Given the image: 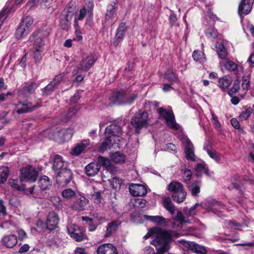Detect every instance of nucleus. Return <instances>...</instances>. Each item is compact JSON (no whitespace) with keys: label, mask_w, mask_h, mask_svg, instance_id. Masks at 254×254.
Here are the masks:
<instances>
[{"label":"nucleus","mask_w":254,"mask_h":254,"mask_svg":"<svg viewBox=\"0 0 254 254\" xmlns=\"http://www.w3.org/2000/svg\"><path fill=\"white\" fill-rule=\"evenodd\" d=\"M116 143V139H112L108 136H106L105 139L99 147V151L103 153L110 149L114 144Z\"/></svg>","instance_id":"obj_34"},{"label":"nucleus","mask_w":254,"mask_h":254,"mask_svg":"<svg viewBox=\"0 0 254 254\" xmlns=\"http://www.w3.org/2000/svg\"><path fill=\"white\" fill-rule=\"evenodd\" d=\"M210 157L214 160L217 162H220L221 161V157L219 153L217 152L211 151V152H209L208 154Z\"/></svg>","instance_id":"obj_62"},{"label":"nucleus","mask_w":254,"mask_h":254,"mask_svg":"<svg viewBox=\"0 0 254 254\" xmlns=\"http://www.w3.org/2000/svg\"><path fill=\"white\" fill-rule=\"evenodd\" d=\"M157 111L160 119L165 120L167 126L174 130L179 129V126L176 122L175 116L172 110L165 109L163 107L157 108Z\"/></svg>","instance_id":"obj_3"},{"label":"nucleus","mask_w":254,"mask_h":254,"mask_svg":"<svg viewBox=\"0 0 254 254\" xmlns=\"http://www.w3.org/2000/svg\"><path fill=\"white\" fill-rule=\"evenodd\" d=\"M110 157L111 160L116 163H124L126 159L124 154L119 151L111 153Z\"/></svg>","instance_id":"obj_30"},{"label":"nucleus","mask_w":254,"mask_h":254,"mask_svg":"<svg viewBox=\"0 0 254 254\" xmlns=\"http://www.w3.org/2000/svg\"><path fill=\"white\" fill-rule=\"evenodd\" d=\"M2 244L8 248L14 247L17 243V237L14 235H8L4 236L2 239Z\"/></svg>","instance_id":"obj_27"},{"label":"nucleus","mask_w":254,"mask_h":254,"mask_svg":"<svg viewBox=\"0 0 254 254\" xmlns=\"http://www.w3.org/2000/svg\"><path fill=\"white\" fill-rule=\"evenodd\" d=\"M89 139H83L80 142L76 144L71 150V154L74 156H78L83 152L90 145Z\"/></svg>","instance_id":"obj_20"},{"label":"nucleus","mask_w":254,"mask_h":254,"mask_svg":"<svg viewBox=\"0 0 254 254\" xmlns=\"http://www.w3.org/2000/svg\"><path fill=\"white\" fill-rule=\"evenodd\" d=\"M148 113L145 111H139L131 121V125L135 128V132L139 133L140 129L148 124Z\"/></svg>","instance_id":"obj_6"},{"label":"nucleus","mask_w":254,"mask_h":254,"mask_svg":"<svg viewBox=\"0 0 254 254\" xmlns=\"http://www.w3.org/2000/svg\"><path fill=\"white\" fill-rule=\"evenodd\" d=\"M231 124L232 126L236 129L239 130L240 132H243V130L241 127L239 121L235 118H233L231 120Z\"/></svg>","instance_id":"obj_63"},{"label":"nucleus","mask_w":254,"mask_h":254,"mask_svg":"<svg viewBox=\"0 0 254 254\" xmlns=\"http://www.w3.org/2000/svg\"><path fill=\"white\" fill-rule=\"evenodd\" d=\"M252 113V109L251 107L248 108L246 110L243 111L239 116V118L242 121L247 120Z\"/></svg>","instance_id":"obj_56"},{"label":"nucleus","mask_w":254,"mask_h":254,"mask_svg":"<svg viewBox=\"0 0 254 254\" xmlns=\"http://www.w3.org/2000/svg\"><path fill=\"white\" fill-rule=\"evenodd\" d=\"M117 10V7L116 6V3L115 2H114L108 5L107 9V13L105 15V19L106 20H109L113 18L116 13Z\"/></svg>","instance_id":"obj_37"},{"label":"nucleus","mask_w":254,"mask_h":254,"mask_svg":"<svg viewBox=\"0 0 254 254\" xmlns=\"http://www.w3.org/2000/svg\"><path fill=\"white\" fill-rule=\"evenodd\" d=\"M39 187L42 190H46L51 186V182L50 179L46 176H42L38 181Z\"/></svg>","instance_id":"obj_36"},{"label":"nucleus","mask_w":254,"mask_h":254,"mask_svg":"<svg viewBox=\"0 0 254 254\" xmlns=\"http://www.w3.org/2000/svg\"><path fill=\"white\" fill-rule=\"evenodd\" d=\"M130 193L133 196H143L147 193V187L139 184H130L129 185Z\"/></svg>","instance_id":"obj_13"},{"label":"nucleus","mask_w":254,"mask_h":254,"mask_svg":"<svg viewBox=\"0 0 254 254\" xmlns=\"http://www.w3.org/2000/svg\"><path fill=\"white\" fill-rule=\"evenodd\" d=\"M216 52L220 58L225 59L227 58V52L224 46L221 43L216 44Z\"/></svg>","instance_id":"obj_40"},{"label":"nucleus","mask_w":254,"mask_h":254,"mask_svg":"<svg viewBox=\"0 0 254 254\" xmlns=\"http://www.w3.org/2000/svg\"><path fill=\"white\" fill-rule=\"evenodd\" d=\"M211 115L212 116V122L213 124V126L215 128L218 130H221V126L218 120V118L217 116L212 112H211Z\"/></svg>","instance_id":"obj_57"},{"label":"nucleus","mask_w":254,"mask_h":254,"mask_svg":"<svg viewBox=\"0 0 254 254\" xmlns=\"http://www.w3.org/2000/svg\"><path fill=\"white\" fill-rule=\"evenodd\" d=\"M9 184L11 187L18 190H24V186H20L18 180L9 179Z\"/></svg>","instance_id":"obj_53"},{"label":"nucleus","mask_w":254,"mask_h":254,"mask_svg":"<svg viewBox=\"0 0 254 254\" xmlns=\"http://www.w3.org/2000/svg\"><path fill=\"white\" fill-rule=\"evenodd\" d=\"M99 164H101L103 167L107 168L108 169L111 168L113 170L115 169V167L111 165L110 160L102 156H99L98 159Z\"/></svg>","instance_id":"obj_44"},{"label":"nucleus","mask_w":254,"mask_h":254,"mask_svg":"<svg viewBox=\"0 0 254 254\" xmlns=\"http://www.w3.org/2000/svg\"><path fill=\"white\" fill-rule=\"evenodd\" d=\"M97 254H118L117 250L111 244H104L99 246L97 250Z\"/></svg>","instance_id":"obj_25"},{"label":"nucleus","mask_w":254,"mask_h":254,"mask_svg":"<svg viewBox=\"0 0 254 254\" xmlns=\"http://www.w3.org/2000/svg\"><path fill=\"white\" fill-rule=\"evenodd\" d=\"M126 30V24L124 22L121 23L117 30L116 34V38L118 42L123 39Z\"/></svg>","instance_id":"obj_38"},{"label":"nucleus","mask_w":254,"mask_h":254,"mask_svg":"<svg viewBox=\"0 0 254 254\" xmlns=\"http://www.w3.org/2000/svg\"><path fill=\"white\" fill-rule=\"evenodd\" d=\"M85 1L86 2L83 7L79 10V13L75 16V21L76 20H82L86 14L89 16L92 14L94 7L93 0H85Z\"/></svg>","instance_id":"obj_12"},{"label":"nucleus","mask_w":254,"mask_h":254,"mask_svg":"<svg viewBox=\"0 0 254 254\" xmlns=\"http://www.w3.org/2000/svg\"><path fill=\"white\" fill-rule=\"evenodd\" d=\"M126 92L125 90H120L114 92L110 97V101L114 104H126Z\"/></svg>","instance_id":"obj_23"},{"label":"nucleus","mask_w":254,"mask_h":254,"mask_svg":"<svg viewBox=\"0 0 254 254\" xmlns=\"http://www.w3.org/2000/svg\"><path fill=\"white\" fill-rule=\"evenodd\" d=\"M192 56L193 59L196 61L203 60V53L201 51L198 50L194 51Z\"/></svg>","instance_id":"obj_60"},{"label":"nucleus","mask_w":254,"mask_h":254,"mask_svg":"<svg viewBox=\"0 0 254 254\" xmlns=\"http://www.w3.org/2000/svg\"><path fill=\"white\" fill-rule=\"evenodd\" d=\"M21 106L20 108H17L16 112L19 114L31 112L36 109L39 106L38 104L33 105L32 103L27 100H19L18 103L16 105L17 107Z\"/></svg>","instance_id":"obj_11"},{"label":"nucleus","mask_w":254,"mask_h":254,"mask_svg":"<svg viewBox=\"0 0 254 254\" xmlns=\"http://www.w3.org/2000/svg\"><path fill=\"white\" fill-rule=\"evenodd\" d=\"M70 21L71 20L62 16L60 21L61 27L63 29L67 30L70 26Z\"/></svg>","instance_id":"obj_55"},{"label":"nucleus","mask_w":254,"mask_h":254,"mask_svg":"<svg viewBox=\"0 0 254 254\" xmlns=\"http://www.w3.org/2000/svg\"><path fill=\"white\" fill-rule=\"evenodd\" d=\"M53 161L52 169L55 171H61L68 166V163L63 160L59 155H55L52 158Z\"/></svg>","instance_id":"obj_19"},{"label":"nucleus","mask_w":254,"mask_h":254,"mask_svg":"<svg viewBox=\"0 0 254 254\" xmlns=\"http://www.w3.org/2000/svg\"><path fill=\"white\" fill-rule=\"evenodd\" d=\"M52 0H30L27 5L30 8L34 6L40 5L41 6H46L48 3H50Z\"/></svg>","instance_id":"obj_42"},{"label":"nucleus","mask_w":254,"mask_h":254,"mask_svg":"<svg viewBox=\"0 0 254 254\" xmlns=\"http://www.w3.org/2000/svg\"><path fill=\"white\" fill-rule=\"evenodd\" d=\"M96 58L93 55H90L83 59L79 63L77 68L74 70V74L81 73L83 71H87L94 64Z\"/></svg>","instance_id":"obj_8"},{"label":"nucleus","mask_w":254,"mask_h":254,"mask_svg":"<svg viewBox=\"0 0 254 254\" xmlns=\"http://www.w3.org/2000/svg\"><path fill=\"white\" fill-rule=\"evenodd\" d=\"M163 206L171 214H174L175 212V207L173 204L171 198L169 196L163 197Z\"/></svg>","instance_id":"obj_31"},{"label":"nucleus","mask_w":254,"mask_h":254,"mask_svg":"<svg viewBox=\"0 0 254 254\" xmlns=\"http://www.w3.org/2000/svg\"><path fill=\"white\" fill-rule=\"evenodd\" d=\"M74 13L73 9L69 5H66L62 16L64 17L68 20H71Z\"/></svg>","instance_id":"obj_48"},{"label":"nucleus","mask_w":254,"mask_h":254,"mask_svg":"<svg viewBox=\"0 0 254 254\" xmlns=\"http://www.w3.org/2000/svg\"><path fill=\"white\" fill-rule=\"evenodd\" d=\"M146 202V200L144 199L137 198L133 200L132 203L134 207L142 208L145 206Z\"/></svg>","instance_id":"obj_49"},{"label":"nucleus","mask_w":254,"mask_h":254,"mask_svg":"<svg viewBox=\"0 0 254 254\" xmlns=\"http://www.w3.org/2000/svg\"><path fill=\"white\" fill-rule=\"evenodd\" d=\"M164 77L171 83H180L178 75L174 72L172 69H168L166 71Z\"/></svg>","instance_id":"obj_35"},{"label":"nucleus","mask_w":254,"mask_h":254,"mask_svg":"<svg viewBox=\"0 0 254 254\" xmlns=\"http://www.w3.org/2000/svg\"><path fill=\"white\" fill-rule=\"evenodd\" d=\"M195 173L197 176L200 177L203 174L208 175V169L205 165L202 163H199L197 165L195 169Z\"/></svg>","instance_id":"obj_43"},{"label":"nucleus","mask_w":254,"mask_h":254,"mask_svg":"<svg viewBox=\"0 0 254 254\" xmlns=\"http://www.w3.org/2000/svg\"><path fill=\"white\" fill-rule=\"evenodd\" d=\"M205 33L208 38L214 39L217 37L216 31L213 28H208L206 31Z\"/></svg>","instance_id":"obj_64"},{"label":"nucleus","mask_w":254,"mask_h":254,"mask_svg":"<svg viewBox=\"0 0 254 254\" xmlns=\"http://www.w3.org/2000/svg\"><path fill=\"white\" fill-rule=\"evenodd\" d=\"M254 0H242L238 8V13L241 17L242 14L247 15L251 11Z\"/></svg>","instance_id":"obj_21"},{"label":"nucleus","mask_w":254,"mask_h":254,"mask_svg":"<svg viewBox=\"0 0 254 254\" xmlns=\"http://www.w3.org/2000/svg\"><path fill=\"white\" fill-rule=\"evenodd\" d=\"M240 81L239 78H237L234 82L232 88L228 91V94L232 97L234 94L237 93L240 89Z\"/></svg>","instance_id":"obj_47"},{"label":"nucleus","mask_w":254,"mask_h":254,"mask_svg":"<svg viewBox=\"0 0 254 254\" xmlns=\"http://www.w3.org/2000/svg\"><path fill=\"white\" fill-rule=\"evenodd\" d=\"M182 141L185 145L186 157L188 160L193 161L196 160L195 155L194 153V146L188 138L184 137L182 138Z\"/></svg>","instance_id":"obj_16"},{"label":"nucleus","mask_w":254,"mask_h":254,"mask_svg":"<svg viewBox=\"0 0 254 254\" xmlns=\"http://www.w3.org/2000/svg\"><path fill=\"white\" fill-rule=\"evenodd\" d=\"M47 35V34H44L41 31L34 32L29 39L30 42H34L33 49H42L44 45L43 38L44 36L46 37Z\"/></svg>","instance_id":"obj_14"},{"label":"nucleus","mask_w":254,"mask_h":254,"mask_svg":"<svg viewBox=\"0 0 254 254\" xmlns=\"http://www.w3.org/2000/svg\"><path fill=\"white\" fill-rule=\"evenodd\" d=\"M67 231L70 237L77 242H81L87 239L85 231L75 224H68Z\"/></svg>","instance_id":"obj_4"},{"label":"nucleus","mask_w":254,"mask_h":254,"mask_svg":"<svg viewBox=\"0 0 254 254\" xmlns=\"http://www.w3.org/2000/svg\"><path fill=\"white\" fill-rule=\"evenodd\" d=\"M38 171L35 168L27 166L21 169L20 180L21 182L27 181L29 182H34L37 180Z\"/></svg>","instance_id":"obj_7"},{"label":"nucleus","mask_w":254,"mask_h":254,"mask_svg":"<svg viewBox=\"0 0 254 254\" xmlns=\"http://www.w3.org/2000/svg\"><path fill=\"white\" fill-rule=\"evenodd\" d=\"M33 23V18L31 16H26L23 18L20 24L30 32L32 29Z\"/></svg>","instance_id":"obj_45"},{"label":"nucleus","mask_w":254,"mask_h":254,"mask_svg":"<svg viewBox=\"0 0 254 254\" xmlns=\"http://www.w3.org/2000/svg\"><path fill=\"white\" fill-rule=\"evenodd\" d=\"M111 185L114 189H118L120 188L122 181L119 178L115 177L109 180Z\"/></svg>","instance_id":"obj_54"},{"label":"nucleus","mask_w":254,"mask_h":254,"mask_svg":"<svg viewBox=\"0 0 254 254\" xmlns=\"http://www.w3.org/2000/svg\"><path fill=\"white\" fill-rule=\"evenodd\" d=\"M51 201L53 204L58 208H62L63 207L60 197L53 196L51 197Z\"/></svg>","instance_id":"obj_59"},{"label":"nucleus","mask_w":254,"mask_h":254,"mask_svg":"<svg viewBox=\"0 0 254 254\" xmlns=\"http://www.w3.org/2000/svg\"><path fill=\"white\" fill-rule=\"evenodd\" d=\"M89 200L85 197L80 196L76 198L71 207L73 210L82 211L86 210L89 204Z\"/></svg>","instance_id":"obj_17"},{"label":"nucleus","mask_w":254,"mask_h":254,"mask_svg":"<svg viewBox=\"0 0 254 254\" xmlns=\"http://www.w3.org/2000/svg\"><path fill=\"white\" fill-rule=\"evenodd\" d=\"M62 195L66 199H71L76 195V192L71 189L68 188L62 191Z\"/></svg>","instance_id":"obj_46"},{"label":"nucleus","mask_w":254,"mask_h":254,"mask_svg":"<svg viewBox=\"0 0 254 254\" xmlns=\"http://www.w3.org/2000/svg\"><path fill=\"white\" fill-rule=\"evenodd\" d=\"M37 85L35 82H31L26 83L18 91L19 96L24 97L33 93L37 88Z\"/></svg>","instance_id":"obj_22"},{"label":"nucleus","mask_w":254,"mask_h":254,"mask_svg":"<svg viewBox=\"0 0 254 254\" xmlns=\"http://www.w3.org/2000/svg\"><path fill=\"white\" fill-rule=\"evenodd\" d=\"M168 190L174 193L173 198L177 202H183L186 197L187 193L183 185L179 182L172 181L168 186Z\"/></svg>","instance_id":"obj_2"},{"label":"nucleus","mask_w":254,"mask_h":254,"mask_svg":"<svg viewBox=\"0 0 254 254\" xmlns=\"http://www.w3.org/2000/svg\"><path fill=\"white\" fill-rule=\"evenodd\" d=\"M182 177L185 182H189L192 176V172L190 170L187 169L186 168L182 169Z\"/></svg>","instance_id":"obj_50"},{"label":"nucleus","mask_w":254,"mask_h":254,"mask_svg":"<svg viewBox=\"0 0 254 254\" xmlns=\"http://www.w3.org/2000/svg\"><path fill=\"white\" fill-rule=\"evenodd\" d=\"M203 207L208 211L212 212L218 217L223 216L222 214L224 206L219 201L214 199H208L204 203Z\"/></svg>","instance_id":"obj_5"},{"label":"nucleus","mask_w":254,"mask_h":254,"mask_svg":"<svg viewBox=\"0 0 254 254\" xmlns=\"http://www.w3.org/2000/svg\"><path fill=\"white\" fill-rule=\"evenodd\" d=\"M43 49H33L32 57L34 59L35 63H39L42 59L41 53Z\"/></svg>","instance_id":"obj_52"},{"label":"nucleus","mask_w":254,"mask_h":254,"mask_svg":"<svg viewBox=\"0 0 254 254\" xmlns=\"http://www.w3.org/2000/svg\"><path fill=\"white\" fill-rule=\"evenodd\" d=\"M56 86L50 83L43 89L42 94L45 96L50 95L54 90Z\"/></svg>","instance_id":"obj_51"},{"label":"nucleus","mask_w":254,"mask_h":254,"mask_svg":"<svg viewBox=\"0 0 254 254\" xmlns=\"http://www.w3.org/2000/svg\"><path fill=\"white\" fill-rule=\"evenodd\" d=\"M73 134L70 128H64L55 132L54 138L60 142L70 139Z\"/></svg>","instance_id":"obj_15"},{"label":"nucleus","mask_w":254,"mask_h":254,"mask_svg":"<svg viewBox=\"0 0 254 254\" xmlns=\"http://www.w3.org/2000/svg\"><path fill=\"white\" fill-rule=\"evenodd\" d=\"M144 218L158 225L165 226L167 224L166 219L161 216H150L145 215H144Z\"/></svg>","instance_id":"obj_29"},{"label":"nucleus","mask_w":254,"mask_h":254,"mask_svg":"<svg viewBox=\"0 0 254 254\" xmlns=\"http://www.w3.org/2000/svg\"><path fill=\"white\" fill-rule=\"evenodd\" d=\"M122 134V128L115 124L111 125L107 127L105 129V136H108L112 139H116V142L117 141H119L120 140L119 138Z\"/></svg>","instance_id":"obj_10"},{"label":"nucleus","mask_w":254,"mask_h":254,"mask_svg":"<svg viewBox=\"0 0 254 254\" xmlns=\"http://www.w3.org/2000/svg\"><path fill=\"white\" fill-rule=\"evenodd\" d=\"M100 165L98 162H92L85 168L86 174L90 177L95 176L99 171Z\"/></svg>","instance_id":"obj_26"},{"label":"nucleus","mask_w":254,"mask_h":254,"mask_svg":"<svg viewBox=\"0 0 254 254\" xmlns=\"http://www.w3.org/2000/svg\"><path fill=\"white\" fill-rule=\"evenodd\" d=\"M29 32V31L28 29H26L22 24H20L16 29L15 37L17 39H21L26 36Z\"/></svg>","instance_id":"obj_39"},{"label":"nucleus","mask_w":254,"mask_h":254,"mask_svg":"<svg viewBox=\"0 0 254 254\" xmlns=\"http://www.w3.org/2000/svg\"><path fill=\"white\" fill-rule=\"evenodd\" d=\"M9 176V169L6 166H0V183H4Z\"/></svg>","instance_id":"obj_41"},{"label":"nucleus","mask_w":254,"mask_h":254,"mask_svg":"<svg viewBox=\"0 0 254 254\" xmlns=\"http://www.w3.org/2000/svg\"><path fill=\"white\" fill-rule=\"evenodd\" d=\"M64 76L65 73L64 72L60 73L56 76L51 82L56 86L62 80Z\"/></svg>","instance_id":"obj_61"},{"label":"nucleus","mask_w":254,"mask_h":254,"mask_svg":"<svg viewBox=\"0 0 254 254\" xmlns=\"http://www.w3.org/2000/svg\"><path fill=\"white\" fill-rule=\"evenodd\" d=\"M121 224V222L113 221L109 223L106 228V232L105 234L106 237H108L112 235L117 229L118 226Z\"/></svg>","instance_id":"obj_33"},{"label":"nucleus","mask_w":254,"mask_h":254,"mask_svg":"<svg viewBox=\"0 0 254 254\" xmlns=\"http://www.w3.org/2000/svg\"><path fill=\"white\" fill-rule=\"evenodd\" d=\"M59 222L58 214L54 211L50 212L47 216L46 228L50 230H54L57 227Z\"/></svg>","instance_id":"obj_18"},{"label":"nucleus","mask_w":254,"mask_h":254,"mask_svg":"<svg viewBox=\"0 0 254 254\" xmlns=\"http://www.w3.org/2000/svg\"><path fill=\"white\" fill-rule=\"evenodd\" d=\"M72 174L71 171L66 168L60 171L56 177V182L60 186H64L68 184L71 181Z\"/></svg>","instance_id":"obj_9"},{"label":"nucleus","mask_w":254,"mask_h":254,"mask_svg":"<svg viewBox=\"0 0 254 254\" xmlns=\"http://www.w3.org/2000/svg\"><path fill=\"white\" fill-rule=\"evenodd\" d=\"M149 237L154 238L151 243L156 247L157 252L151 247L147 246L144 249V254H164L170 249L172 241L170 231L155 227L149 230L144 236L145 240Z\"/></svg>","instance_id":"obj_1"},{"label":"nucleus","mask_w":254,"mask_h":254,"mask_svg":"<svg viewBox=\"0 0 254 254\" xmlns=\"http://www.w3.org/2000/svg\"><path fill=\"white\" fill-rule=\"evenodd\" d=\"M190 190L192 195L195 196L200 192V187L198 182L193 183L190 187Z\"/></svg>","instance_id":"obj_58"},{"label":"nucleus","mask_w":254,"mask_h":254,"mask_svg":"<svg viewBox=\"0 0 254 254\" xmlns=\"http://www.w3.org/2000/svg\"><path fill=\"white\" fill-rule=\"evenodd\" d=\"M225 68L230 72L235 73L237 78H239V72H243L244 68L242 66L238 65L232 61H226L224 64Z\"/></svg>","instance_id":"obj_24"},{"label":"nucleus","mask_w":254,"mask_h":254,"mask_svg":"<svg viewBox=\"0 0 254 254\" xmlns=\"http://www.w3.org/2000/svg\"><path fill=\"white\" fill-rule=\"evenodd\" d=\"M187 245L192 252L197 254H205L207 252L206 249L202 246L198 245L194 242H188Z\"/></svg>","instance_id":"obj_28"},{"label":"nucleus","mask_w":254,"mask_h":254,"mask_svg":"<svg viewBox=\"0 0 254 254\" xmlns=\"http://www.w3.org/2000/svg\"><path fill=\"white\" fill-rule=\"evenodd\" d=\"M233 81L232 78L230 76H225L218 80V86L222 89H227Z\"/></svg>","instance_id":"obj_32"}]
</instances>
